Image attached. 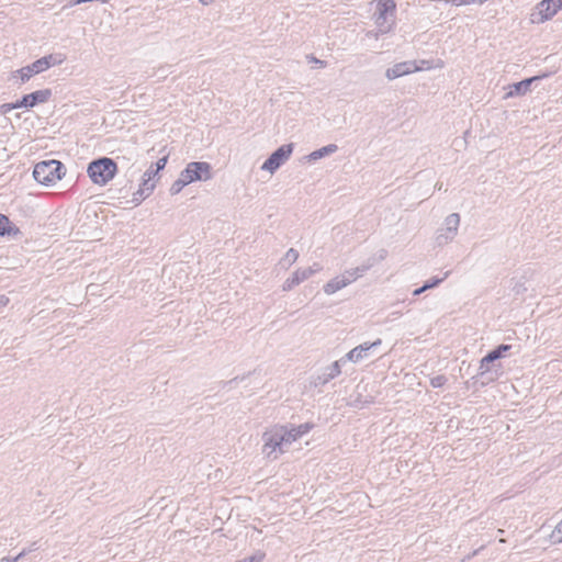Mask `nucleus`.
Listing matches in <instances>:
<instances>
[{"mask_svg":"<svg viewBox=\"0 0 562 562\" xmlns=\"http://www.w3.org/2000/svg\"><path fill=\"white\" fill-rule=\"evenodd\" d=\"M448 276H449V271H447L442 278H438V277L431 278L429 281H427L424 284V289L429 290V289H434V288L438 286Z\"/></svg>","mask_w":562,"mask_h":562,"instance_id":"nucleus-26","label":"nucleus"},{"mask_svg":"<svg viewBox=\"0 0 562 562\" xmlns=\"http://www.w3.org/2000/svg\"><path fill=\"white\" fill-rule=\"evenodd\" d=\"M20 234L19 227L8 216L0 214V236H18Z\"/></svg>","mask_w":562,"mask_h":562,"instance_id":"nucleus-19","label":"nucleus"},{"mask_svg":"<svg viewBox=\"0 0 562 562\" xmlns=\"http://www.w3.org/2000/svg\"><path fill=\"white\" fill-rule=\"evenodd\" d=\"M338 150L336 144H328L319 149H316L306 156L307 161H316L326 156L333 155Z\"/></svg>","mask_w":562,"mask_h":562,"instance_id":"nucleus-20","label":"nucleus"},{"mask_svg":"<svg viewBox=\"0 0 562 562\" xmlns=\"http://www.w3.org/2000/svg\"><path fill=\"white\" fill-rule=\"evenodd\" d=\"M459 213H451L446 216L443 224L436 233V243L438 246H445L451 243L458 235L460 226Z\"/></svg>","mask_w":562,"mask_h":562,"instance_id":"nucleus-6","label":"nucleus"},{"mask_svg":"<svg viewBox=\"0 0 562 562\" xmlns=\"http://www.w3.org/2000/svg\"><path fill=\"white\" fill-rule=\"evenodd\" d=\"M341 364H344L341 359L334 361L330 366L325 368V370L322 374L317 375L314 379L313 384L315 386H323V385L327 384L329 381H331L335 378H337L338 375H340Z\"/></svg>","mask_w":562,"mask_h":562,"instance_id":"nucleus-13","label":"nucleus"},{"mask_svg":"<svg viewBox=\"0 0 562 562\" xmlns=\"http://www.w3.org/2000/svg\"><path fill=\"white\" fill-rule=\"evenodd\" d=\"M64 165L58 160L41 161L33 170L34 179L42 184L49 186L61 179Z\"/></svg>","mask_w":562,"mask_h":562,"instance_id":"nucleus-5","label":"nucleus"},{"mask_svg":"<svg viewBox=\"0 0 562 562\" xmlns=\"http://www.w3.org/2000/svg\"><path fill=\"white\" fill-rule=\"evenodd\" d=\"M562 10V0H541L536 5V13L531 14L532 23H544Z\"/></svg>","mask_w":562,"mask_h":562,"instance_id":"nucleus-8","label":"nucleus"},{"mask_svg":"<svg viewBox=\"0 0 562 562\" xmlns=\"http://www.w3.org/2000/svg\"><path fill=\"white\" fill-rule=\"evenodd\" d=\"M188 184L194 181H207L212 178L211 165L204 161H193L180 172Z\"/></svg>","mask_w":562,"mask_h":562,"instance_id":"nucleus-7","label":"nucleus"},{"mask_svg":"<svg viewBox=\"0 0 562 562\" xmlns=\"http://www.w3.org/2000/svg\"><path fill=\"white\" fill-rule=\"evenodd\" d=\"M512 348L509 345H501L496 349L488 352L482 360H481V368H484L485 364L491 363L504 356L506 351H508Z\"/></svg>","mask_w":562,"mask_h":562,"instance_id":"nucleus-22","label":"nucleus"},{"mask_svg":"<svg viewBox=\"0 0 562 562\" xmlns=\"http://www.w3.org/2000/svg\"><path fill=\"white\" fill-rule=\"evenodd\" d=\"M372 263L362 265L352 269L345 270L341 274L334 277L323 286L324 292L327 295H331L339 290L353 283L356 280L361 278L370 268Z\"/></svg>","mask_w":562,"mask_h":562,"instance_id":"nucleus-3","label":"nucleus"},{"mask_svg":"<svg viewBox=\"0 0 562 562\" xmlns=\"http://www.w3.org/2000/svg\"><path fill=\"white\" fill-rule=\"evenodd\" d=\"M10 300L7 295L0 294V310L9 304Z\"/></svg>","mask_w":562,"mask_h":562,"instance_id":"nucleus-35","label":"nucleus"},{"mask_svg":"<svg viewBox=\"0 0 562 562\" xmlns=\"http://www.w3.org/2000/svg\"><path fill=\"white\" fill-rule=\"evenodd\" d=\"M20 108H21V105H20L19 101H16L14 103H4V104H2L0 106V112L5 114V113L10 112L13 109H20Z\"/></svg>","mask_w":562,"mask_h":562,"instance_id":"nucleus-28","label":"nucleus"},{"mask_svg":"<svg viewBox=\"0 0 562 562\" xmlns=\"http://www.w3.org/2000/svg\"><path fill=\"white\" fill-rule=\"evenodd\" d=\"M40 63L43 65V68L45 71L54 66H59L66 60V56L61 53H54L46 55L44 57H41Z\"/></svg>","mask_w":562,"mask_h":562,"instance_id":"nucleus-21","label":"nucleus"},{"mask_svg":"<svg viewBox=\"0 0 562 562\" xmlns=\"http://www.w3.org/2000/svg\"><path fill=\"white\" fill-rule=\"evenodd\" d=\"M311 278V271L303 268L296 269L282 284L283 291H291L293 288Z\"/></svg>","mask_w":562,"mask_h":562,"instance_id":"nucleus-17","label":"nucleus"},{"mask_svg":"<svg viewBox=\"0 0 562 562\" xmlns=\"http://www.w3.org/2000/svg\"><path fill=\"white\" fill-rule=\"evenodd\" d=\"M293 144H285L273 151L269 158L262 164L261 169L273 173L279 169L291 156Z\"/></svg>","mask_w":562,"mask_h":562,"instance_id":"nucleus-9","label":"nucleus"},{"mask_svg":"<svg viewBox=\"0 0 562 562\" xmlns=\"http://www.w3.org/2000/svg\"><path fill=\"white\" fill-rule=\"evenodd\" d=\"M188 186L187 179L180 173L179 178L171 184L169 191L171 195H176L181 192V190Z\"/></svg>","mask_w":562,"mask_h":562,"instance_id":"nucleus-24","label":"nucleus"},{"mask_svg":"<svg viewBox=\"0 0 562 562\" xmlns=\"http://www.w3.org/2000/svg\"><path fill=\"white\" fill-rule=\"evenodd\" d=\"M36 549V542H33L32 546L27 549H25L27 551V554L32 551H34Z\"/></svg>","mask_w":562,"mask_h":562,"instance_id":"nucleus-38","label":"nucleus"},{"mask_svg":"<svg viewBox=\"0 0 562 562\" xmlns=\"http://www.w3.org/2000/svg\"><path fill=\"white\" fill-rule=\"evenodd\" d=\"M44 71L45 69L43 68V65L40 63L38 59H36L32 64L18 69L14 72V77H19L21 79V82L24 83L29 81L33 76L42 74Z\"/></svg>","mask_w":562,"mask_h":562,"instance_id":"nucleus-16","label":"nucleus"},{"mask_svg":"<svg viewBox=\"0 0 562 562\" xmlns=\"http://www.w3.org/2000/svg\"><path fill=\"white\" fill-rule=\"evenodd\" d=\"M550 539L552 543H562V520L554 527Z\"/></svg>","mask_w":562,"mask_h":562,"instance_id":"nucleus-25","label":"nucleus"},{"mask_svg":"<svg viewBox=\"0 0 562 562\" xmlns=\"http://www.w3.org/2000/svg\"><path fill=\"white\" fill-rule=\"evenodd\" d=\"M422 69L423 68L417 66V63L415 60L402 61V63L395 64L391 68H387L385 71V77L389 80H394L402 76L419 71Z\"/></svg>","mask_w":562,"mask_h":562,"instance_id":"nucleus-12","label":"nucleus"},{"mask_svg":"<svg viewBox=\"0 0 562 562\" xmlns=\"http://www.w3.org/2000/svg\"><path fill=\"white\" fill-rule=\"evenodd\" d=\"M26 554H27V551L26 550H22L16 557H14V558L4 557V558L1 559L0 562H18L20 559H22Z\"/></svg>","mask_w":562,"mask_h":562,"instance_id":"nucleus-33","label":"nucleus"},{"mask_svg":"<svg viewBox=\"0 0 562 562\" xmlns=\"http://www.w3.org/2000/svg\"><path fill=\"white\" fill-rule=\"evenodd\" d=\"M158 172L154 170V164L149 166V168L144 172L143 177L153 181H156V177Z\"/></svg>","mask_w":562,"mask_h":562,"instance_id":"nucleus-32","label":"nucleus"},{"mask_svg":"<svg viewBox=\"0 0 562 562\" xmlns=\"http://www.w3.org/2000/svg\"><path fill=\"white\" fill-rule=\"evenodd\" d=\"M314 425L311 423H304L297 426L294 425H282V434H284V442L286 446L292 445L301 437L306 435L313 429Z\"/></svg>","mask_w":562,"mask_h":562,"instance_id":"nucleus-11","label":"nucleus"},{"mask_svg":"<svg viewBox=\"0 0 562 562\" xmlns=\"http://www.w3.org/2000/svg\"><path fill=\"white\" fill-rule=\"evenodd\" d=\"M446 383L447 378L443 374H439L430 379V385L435 389L442 387Z\"/></svg>","mask_w":562,"mask_h":562,"instance_id":"nucleus-27","label":"nucleus"},{"mask_svg":"<svg viewBox=\"0 0 562 562\" xmlns=\"http://www.w3.org/2000/svg\"><path fill=\"white\" fill-rule=\"evenodd\" d=\"M484 547H481L480 549H476L474 551H472V553L470 555H468V559H471L473 557H475Z\"/></svg>","mask_w":562,"mask_h":562,"instance_id":"nucleus-37","label":"nucleus"},{"mask_svg":"<svg viewBox=\"0 0 562 562\" xmlns=\"http://www.w3.org/2000/svg\"><path fill=\"white\" fill-rule=\"evenodd\" d=\"M299 258V251L294 248H290L283 258L280 260V266L284 269H289Z\"/></svg>","mask_w":562,"mask_h":562,"instance_id":"nucleus-23","label":"nucleus"},{"mask_svg":"<svg viewBox=\"0 0 562 562\" xmlns=\"http://www.w3.org/2000/svg\"><path fill=\"white\" fill-rule=\"evenodd\" d=\"M167 161H168V155L162 156L154 165V170L159 173V171L166 167Z\"/></svg>","mask_w":562,"mask_h":562,"instance_id":"nucleus-31","label":"nucleus"},{"mask_svg":"<svg viewBox=\"0 0 562 562\" xmlns=\"http://www.w3.org/2000/svg\"><path fill=\"white\" fill-rule=\"evenodd\" d=\"M395 10L396 4L393 0H381L376 5L375 12V25H376V34H386L389 33L395 23Z\"/></svg>","mask_w":562,"mask_h":562,"instance_id":"nucleus-4","label":"nucleus"},{"mask_svg":"<svg viewBox=\"0 0 562 562\" xmlns=\"http://www.w3.org/2000/svg\"><path fill=\"white\" fill-rule=\"evenodd\" d=\"M303 269L311 271V277H312L315 273L319 272L323 268H322V266L319 263L315 262V263H313V266L307 267V268H303Z\"/></svg>","mask_w":562,"mask_h":562,"instance_id":"nucleus-34","label":"nucleus"},{"mask_svg":"<svg viewBox=\"0 0 562 562\" xmlns=\"http://www.w3.org/2000/svg\"><path fill=\"white\" fill-rule=\"evenodd\" d=\"M386 257V251L382 250L380 255V259H384Z\"/></svg>","mask_w":562,"mask_h":562,"instance_id":"nucleus-39","label":"nucleus"},{"mask_svg":"<svg viewBox=\"0 0 562 562\" xmlns=\"http://www.w3.org/2000/svg\"><path fill=\"white\" fill-rule=\"evenodd\" d=\"M167 161H168V155L162 156L154 165V170L159 173V171L166 167Z\"/></svg>","mask_w":562,"mask_h":562,"instance_id":"nucleus-30","label":"nucleus"},{"mask_svg":"<svg viewBox=\"0 0 562 562\" xmlns=\"http://www.w3.org/2000/svg\"><path fill=\"white\" fill-rule=\"evenodd\" d=\"M117 171L115 161L103 157L89 164L87 172L91 181L99 186H104L111 181Z\"/></svg>","mask_w":562,"mask_h":562,"instance_id":"nucleus-2","label":"nucleus"},{"mask_svg":"<svg viewBox=\"0 0 562 562\" xmlns=\"http://www.w3.org/2000/svg\"><path fill=\"white\" fill-rule=\"evenodd\" d=\"M544 77H547V75L535 76V77H531V78H528V79H525L519 82L510 85L508 87V91L505 94V99L526 94L527 91H529L530 86L533 81L539 80Z\"/></svg>","mask_w":562,"mask_h":562,"instance_id":"nucleus-15","label":"nucleus"},{"mask_svg":"<svg viewBox=\"0 0 562 562\" xmlns=\"http://www.w3.org/2000/svg\"><path fill=\"white\" fill-rule=\"evenodd\" d=\"M498 532H499V535H503L504 530L503 529H498Z\"/></svg>","mask_w":562,"mask_h":562,"instance_id":"nucleus-40","label":"nucleus"},{"mask_svg":"<svg viewBox=\"0 0 562 562\" xmlns=\"http://www.w3.org/2000/svg\"><path fill=\"white\" fill-rule=\"evenodd\" d=\"M265 558V554L263 553H256L254 555H250V557H246L241 560H238L236 562H261Z\"/></svg>","mask_w":562,"mask_h":562,"instance_id":"nucleus-29","label":"nucleus"},{"mask_svg":"<svg viewBox=\"0 0 562 562\" xmlns=\"http://www.w3.org/2000/svg\"><path fill=\"white\" fill-rule=\"evenodd\" d=\"M262 453L268 458L276 460L284 453L283 447L284 434H282V425H273L267 428L262 434Z\"/></svg>","mask_w":562,"mask_h":562,"instance_id":"nucleus-1","label":"nucleus"},{"mask_svg":"<svg viewBox=\"0 0 562 562\" xmlns=\"http://www.w3.org/2000/svg\"><path fill=\"white\" fill-rule=\"evenodd\" d=\"M52 97L50 89H42L34 91L30 94H25L21 100H19L21 108H33L38 103L47 102Z\"/></svg>","mask_w":562,"mask_h":562,"instance_id":"nucleus-14","label":"nucleus"},{"mask_svg":"<svg viewBox=\"0 0 562 562\" xmlns=\"http://www.w3.org/2000/svg\"><path fill=\"white\" fill-rule=\"evenodd\" d=\"M427 290H428V289H424V285H423V286H420V288H418V289L414 290L413 295H414V296L420 295L422 293H424V292H425V291H427Z\"/></svg>","mask_w":562,"mask_h":562,"instance_id":"nucleus-36","label":"nucleus"},{"mask_svg":"<svg viewBox=\"0 0 562 562\" xmlns=\"http://www.w3.org/2000/svg\"><path fill=\"white\" fill-rule=\"evenodd\" d=\"M382 344V340L379 338L372 342H363L353 349H351L349 352H347L341 359L344 363L347 361L358 363L360 361H363L369 358V352L371 349L380 346Z\"/></svg>","mask_w":562,"mask_h":562,"instance_id":"nucleus-10","label":"nucleus"},{"mask_svg":"<svg viewBox=\"0 0 562 562\" xmlns=\"http://www.w3.org/2000/svg\"><path fill=\"white\" fill-rule=\"evenodd\" d=\"M156 187V181L142 177L138 190L134 193V201L140 202L151 194Z\"/></svg>","mask_w":562,"mask_h":562,"instance_id":"nucleus-18","label":"nucleus"}]
</instances>
